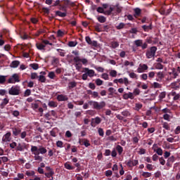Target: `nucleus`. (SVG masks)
<instances>
[{"instance_id": "obj_1", "label": "nucleus", "mask_w": 180, "mask_h": 180, "mask_svg": "<svg viewBox=\"0 0 180 180\" xmlns=\"http://www.w3.org/2000/svg\"><path fill=\"white\" fill-rule=\"evenodd\" d=\"M52 6H57L59 11H63V12H67V9H68L70 6H75V3L71 1V0H56L53 4Z\"/></svg>"}, {"instance_id": "obj_2", "label": "nucleus", "mask_w": 180, "mask_h": 180, "mask_svg": "<svg viewBox=\"0 0 180 180\" xmlns=\"http://www.w3.org/2000/svg\"><path fill=\"white\" fill-rule=\"evenodd\" d=\"M31 153L34 155V158L35 161H43V157L40 156V154L42 155L47 153V149L42 146H40L39 148L36 146H31Z\"/></svg>"}, {"instance_id": "obj_3", "label": "nucleus", "mask_w": 180, "mask_h": 180, "mask_svg": "<svg viewBox=\"0 0 180 180\" xmlns=\"http://www.w3.org/2000/svg\"><path fill=\"white\" fill-rule=\"evenodd\" d=\"M73 61L75 63V67L77 71L81 70V68H82V64L83 65H86L88 64V59L81 58L79 56H75L73 58Z\"/></svg>"}, {"instance_id": "obj_4", "label": "nucleus", "mask_w": 180, "mask_h": 180, "mask_svg": "<svg viewBox=\"0 0 180 180\" xmlns=\"http://www.w3.org/2000/svg\"><path fill=\"white\" fill-rule=\"evenodd\" d=\"M89 105L93 106L94 109H96V110H101L106 106V103L105 101H101L99 103L98 101H89Z\"/></svg>"}, {"instance_id": "obj_5", "label": "nucleus", "mask_w": 180, "mask_h": 180, "mask_svg": "<svg viewBox=\"0 0 180 180\" xmlns=\"http://www.w3.org/2000/svg\"><path fill=\"white\" fill-rule=\"evenodd\" d=\"M157 50H158L157 46H151L150 48L148 49L146 53V58H154V57H155V53H157Z\"/></svg>"}, {"instance_id": "obj_6", "label": "nucleus", "mask_w": 180, "mask_h": 180, "mask_svg": "<svg viewBox=\"0 0 180 180\" xmlns=\"http://www.w3.org/2000/svg\"><path fill=\"white\" fill-rule=\"evenodd\" d=\"M180 66L172 68V72L169 73L171 75V79H176L177 77H179Z\"/></svg>"}, {"instance_id": "obj_7", "label": "nucleus", "mask_w": 180, "mask_h": 180, "mask_svg": "<svg viewBox=\"0 0 180 180\" xmlns=\"http://www.w3.org/2000/svg\"><path fill=\"white\" fill-rule=\"evenodd\" d=\"M9 95L18 96L20 94V86L15 85L8 89Z\"/></svg>"}, {"instance_id": "obj_8", "label": "nucleus", "mask_w": 180, "mask_h": 180, "mask_svg": "<svg viewBox=\"0 0 180 180\" xmlns=\"http://www.w3.org/2000/svg\"><path fill=\"white\" fill-rule=\"evenodd\" d=\"M8 84H16V82H20V77L19 74L15 73L9 77L8 79Z\"/></svg>"}, {"instance_id": "obj_9", "label": "nucleus", "mask_w": 180, "mask_h": 180, "mask_svg": "<svg viewBox=\"0 0 180 180\" xmlns=\"http://www.w3.org/2000/svg\"><path fill=\"white\" fill-rule=\"evenodd\" d=\"M82 72H86L88 77H90V78H92V77H96V75L95 74V70H91L88 68H84Z\"/></svg>"}, {"instance_id": "obj_10", "label": "nucleus", "mask_w": 180, "mask_h": 180, "mask_svg": "<svg viewBox=\"0 0 180 180\" xmlns=\"http://www.w3.org/2000/svg\"><path fill=\"white\" fill-rule=\"evenodd\" d=\"M102 120L99 117H96L91 119V127H96V124H101Z\"/></svg>"}, {"instance_id": "obj_11", "label": "nucleus", "mask_w": 180, "mask_h": 180, "mask_svg": "<svg viewBox=\"0 0 180 180\" xmlns=\"http://www.w3.org/2000/svg\"><path fill=\"white\" fill-rule=\"evenodd\" d=\"M170 86L172 89H174V91H178V89H180V79H178L176 82L171 83Z\"/></svg>"}, {"instance_id": "obj_12", "label": "nucleus", "mask_w": 180, "mask_h": 180, "mask_svg": "<svg viewBox=\"0 0 180 180\" xmlns=\"http://www.w3.org/2000/svg\"><path fill=\"white\" fill-rule=\"evenodd\" d=\"M164 78H165V74L164 72L160 71L156 72V81H158V82H161Z\"/></svg>"}, {"instance_id": "obj_13", "label": "nucleus", "mask_w": 180, "mask_h": 180, "mask_svg": "<svg viewBox=\"0 0 180 180\" xmlns=\"http://www.w3.org/2000/svg\"><path fill=\"white\" fill-rule=\"evenodd\" d=\"M85 40L86 43H88L90 46H94V47H98V41H92L89 36L86 37Z\"/></svg>"}, {"instance_id": "obj_14", "label": "nucleus", "mask_w": 180, "mask_h": 180, "mask_svg": "<svg viewBox=\"0 0 180 180\" xmlns=\"http://www.w3.org/2000/svg\"><path fill=\"white\" fill-rule=\"evenodd\" d=\"M138 165L139 160H129L127 163V167H129V168H133V167H136V165Z\"/></svg>"}, {"instance_id": "obj_15", "label": "nucleus", "mask_w": 180, "mask_h": 180, "mask_svg": "<svg viewBox=\"0 0 180 180\" xmlns=\"http://www.w3.org/2000/svg\"><path fill=\"white\" fill-rule=\"evenodd\" d=\"M11 136H12L11 132H7L6 134H4L2 138L3 143H8V141H11Z\"/></svg>"}, {"instance_id": "obj_16", "label": "nucleus", "mask_w": 180, "mask_h": 180, "mask_svg": "<svg viewBox=\"0 0 180 180\" xmlns=\"http://www.w3.org/2000/svg\"><path fill=\"white\" fill-rule=\"evenodd\" d=\"M142 29L144 30V32H150V30H153V22H149L148 25H143Z\"/></svg>"}, {"instance_id": "obj_17", "label": "nucleus", "mask_w": 180, "mask_h": 180, "mask_svg": "<svg viewBox=\"0 0 180 180\" xmlns=\"http://www.w3.org/2000/svg\"><path fill=\"white\" fill-rule=\"evenodd\" d=\"M57 101H58V102H64L68 101V97L64 94H59L57 96Z\"/></svg>"}, {"instance_id": "obj_18", "label": "nucleus", "mask_w": 180, "mask_h": 180, "mask_svg": "<svg viewBox=\"0 0 180 180\" xmlns=\"http://www.w3.org/2000/svg\"><path fill=\"white\" fill-rule=\"evenodd\" d=\"M170 95L173 97V101H178L180 98V94H176V91L172 90L170 93Z\"/></svg>"}, {"instance_id": "obj_19", "label": "nucleus", "mask_w": 180, "mask_h": 180, "mask_svg": "<svg viewBox=\"0 0 180 180\" xmlns=\"http://www.w3.org/2000/svg\"><path fill=\"white\" fill-rule=\"evenodd\" d=\"M55 16H59L60 18H65L67 16V11L61 12L60 11H55Z\"/></svg>"}, {"instance_id": "obj_20", "label": "nucleus", "mask_w": 180, "mask_h": 180, "mask_svg": "<svg viewBox=\"0 0 180 180\" xmlns=\"http://www.w3.org/2000/svg\"><path fill=\"white\" fill-rule=\"evenodd\" d=\"M123 98L125 100H127V99H134V96L133 95V93L129 92V93H125L123 95Z\"/></svg>"}, {"instance_id": "obj_21", "label": "nucleus", "mask_w": 180, "mask_h": 180, "mask_svg": "<svg viewBox=\"0 0 180 180\" xmlns=\"http://www.w3.org/2000/svg\"><path fill=\"white\" fill-rule=\"evenodd\" d=\"M13 136H18L20 133H22V129L19 127L13 128Z\"/></svg>"}, {"instance_id": "obj_22", "label": "nucleus", "mask_w": 180, "mask_h": 180, "mask_svg": "<svg viewBox=\"0 0 180 180\" xmlns=\"http://www.w3.org/2000/svg\"><path fill=\"white\" fill-rule=\"evenodd\" d=\"M134 18H139V16H140L141 15V10L140 9V8H136L134 9Z\"/></svg>"}, {"instance_id": "obj_23", "label": "nucleus", "mask_w": 180, "mask_h": 180, "mask_svg": "<svg viewBox=\"0 0 180 180\" xmlns=\"http://www.w3.org/2000/svg\"><path fill=\"white\" fill-rule=\"evenodd\" d=\"M20 64V62L19 60H13L11 65H10V67L11 68H18V67H19Z\"/></svg>"}, {"instance_id": "obj_24", "label": "nucleus", "mask_w": 180, "mask_h": 180, "mask_svg": "<svg viewBox=\"0 0 180 180\" xmlns=\"http://www.w3.org/2000/svg\"><path fill=\"white\" fill-rule=\"evenodd\" d=\"M97 20L100 23H105V22H106V17L103 15H99L98 17H97Z\"/></svg>"}, {"instance_id": "obj_25", "label": "nucleus", "mask_w": 180, "mask_h": 180, "mask_svg": "<svg viewBox=\"0 0 180 180\" xmlns=\"http://www.w3.org/2000/svg\"><path fill=\"white\" fill-rule=\"evenodd\" d=\"M48 106H49V108H57V106H58V103L56 101H51L49 102Z\"/></svg>"}, {"instance_id": "obj_26", "label": "nucleus", "mask_w": 180, "mask_h": 180, "mask_svg": "<svg viewBox=\"0 0 180 180\" xmlns=\"http://www.w3.org/2000/svg\"><path fill=\"white\" fill-rule=\"evenodd\" d=\"M115 150L117 151L119 155H122V154H123V147H122L120 145H117Z\"/></svg>"}, {"instance_id": "obj_27", "label": "nucleus", "mask_w": 180, "mask_h": 180, "mask_svg": "<svg viewBox=\"0 0 180 180\" xmlns=\"http://www.w3.org/2000/svg\"><path fill=\"white\" fill-rule=\"evenodd\" d=\"M155 70H163L164 65L161 64V63H155Z\"/></svg>"}, {"instance_id": "obj_28", "label": "nucleus", "mask_w": 180, "mask_h": 180, "mask_svg": "<svg viewBox=\"0 0 180 180\" xmlns=\"http://www.w3.org/2000/svg\"><path fill=\"white\" fill-rule=\"evenodd\" d=\"M80 144H82V146H85V147H89V146H91V143H89V141H88V139H84V141L82 142L81 141H79Z\"/></svg>"}, {"instance_id": "obj_29", "label": "nucleus", "mask_w": 180, "mask_h": 180, "mask_svg": "<svg viewBox=\"0 0 180 180\" xmlns=\"http://www.w3.org/2000/svg\"><path fill=\"white\" fill-rule=\"evenodd\" d=\"M15 150L17 151H24L25 150V146L23 145H22L21 143H18V145L15 148Z\"/></svg>"}, {"instance_id": "obj_30", "label": "nucleus", "mask_w": 180, "mask_h": 180, "mask_svg": "<svg viewBox=\"0 0 180 180\" xmlns=\"http://www.w3.org/2000/svg\"><path fill=\"white\" fill-rule=\"evenodd\" d=\"M115 91H116V90L115 89V88H113V87H110V88L108 89V92H110V93L108 94V95H109L108 98H112V96L113 95V94H115Z\"/></svg>"}, {"instance_id": "obj_31", "label": "nucleus", "mask_w": 180, "mask_h": 180, "mask_svg": "<svg viewBox=\"0 0 180 180\" xmlns=\"http://www.w3.org/2000/svg\"><path fill=\"white\" fill-rule=\"evenodd\" d=\"M134 44L136 46V47H141L143 45V40L138 39L134 41Z\"/></svg>"}, {"instance_id": "obj_32", "label": "nucleus", "mask_w": 180, "mask_h": 180, "mask_svg": "<svg viewBox=\"0 0 180 180\" xmlns=\"http://www.w3.org/2000/svg\"><path fill=\"white\" fill-rule=\"evenodd\" d=\"M37 46V49H38V50H44V49L46 48V45L41 44V43H38L36 44Z\"/></svg>"}, {"instance_id": "obj_33", "label": "nucleus", "mask_w": 180, "mask_h": 180, "mask_svg": "<svg viewBox=\"0 0 180 180\" xmlns=\"http://www.w3.org/2000/svg\"><path fill=\"white\" fill-rule=\"evenodd\" d=\"M162 127L163 129H165V130H171V127L169 126V124H168V122H167L162 123Z\"/></svg>"}, {"instance_id": "obj_34", "label": "nucleus", "mask_w": 180, "mask_h": 180, "mask_svg": "<svg viewBox=\"0 0 180 180\" xmlns=\"http://www.w3.org/2000/svg\"><path fill=\"white\" fill-rule=\"evenodd\" d=\"M77 86V82H70L68 84V88L69 89H72V88H75Z\"/></svg>"}, {"instance_id": "obj_35", "label": "nucleus", "mask_w": 180, "mask_h": 180, "mask_svg": "<svg viewBox=\"0 0 180 180\" xmlns=\"http://www.w3.org/2000/svg\"><path fill=\"white\" fill-rule=\"evenodd\" d=\"M8 103H9V99L4 98L1 104V109H4V107L6 106V105H8Z\"/></svg>"}, {"instance_id": "obj_36", "label": "nucleus", "mask_w": 180, "mask_h": 180, "mask_svg": "<svg viewBox=\"0 0 180 180\" xmlns=\"http://www.w3.org/2000/svg\"><path fill=\"white\" fill-rule=\"evenodd\" d=\"M5 82H6V76L0 75V84H1V85H4Z\"/></svg>"}, {"instance_id": "obj_37", "label": "nucleus", "mask_w": 180, "mask_h": 180, "mask_svg": "<svg viewBox=\"0 0 180 180\" xmlns=\"http://www.w3.org/2000/svg\"><path fill=\"white\" fill-rule=\"evenodd\" d=\"M143 108V104L140 103H137L135 104V110H140V109H141Z\"/></svg>"}, {"instance_id": "obj_38", "label": "nucleus", "mask_w": 180, "mask_h": 180, "mask_svg": "<svg viewBox=\"0 0 180 180\" xmlns=\"http://www.w3.org/2000/svg\"><path fill=\"white\" fill-rule=\"evenodd\" d=\"M112 49H117L119 47V42L117 41H112L111 42Z\"/></svg>"}, {"instance_id": "obj_39", "label": "nucleus", "mask_w": 180, "mask_h": 180, "mask_svg": "<svg viewBox=\"0 0 180 180\" xmlns=\"http://www.w3.org/2000/svg\"><path fill=\"white\" fill-rule=\"evenodd\" d=\"M65 168H66V169L72 170L75 167H74L73 166H71V165L68 164V162H66L65 163Z\"/></svg>"}, {"instance_id": "obj_40", "label": "nucleus", "mask_w": 180, "mask_h": 180, "mask_svg": "<svg viewBox=\"0 0 180 180\" xmlns=\"http://www.w3.org/2000/svg\"><path fill=\"white\" fill-rule=\"evenodd\" d=\"M151 173L148 172H143L142 173V176H143V178H150V176H151Z\"/></svg>"}, {"instance_id": "obj_41", "label": "nucleus", "mask_w": 180, "mask_h": 180, "mask_svg": "<svg viewBox=\"0 0 180 180\" xmlns=\"http://www.w3.org/2000/svg\"><path fill=\"white\" fill-rule=\"evenodd\" d=\"M38 81H39V82H46V77H44V75H39L38 76Z\"/></svg>"}, {"instance_id": "obj_42", "label": "nucleus", "mask_w": 180, "mask_h": 180, "mask_svg": "<svg viewBox=\"0 0 180 180\" xmlns=\"http://www.w3.org/2000/svg\"><path fill=\"white\" fill-rule=\"evenodd\" d=\"M98 133L101 137H103L105 136V131H103V129L98 128Z\"/></svg>"}, {"instance_id": "obj_43", "label": "nucleus", "mask_w": 180, "mask_h": 180, "mask_svg": "<svg viewBox=\"0 0 180 180\" xmlns=\"http://www.w3.org/2000/svg\"><path fill=\"white\" fill-rule=\"evenodd\" d=\"M48 77L51 79H54V78H56V73H54V72H49L48 74Z\"/></svg>"}, {"instance_id": "obj_44", "label": "nucleus", "mask_w": 180, "mask_h": 180, "mask_svg": "<svg viewBox=\"0 0 180 180\" xmlns=\"http://www.w3.org/2000/svg\"><path fill=\"white\" fill-rule=\"evenodd\" d=\"M121 115H122V116H124L125 117H127V116H130V112H129V110H124L121 112Z\"/></svg>"}, {"instance_id": "obj_45", "label": "nucleus", "mask_w": 180, "mask_h": 180, "mask_svg": "<svg viewBox=\"0 0 180 180\" xmlns=\"http://www.w3.org/2000/svg\"><path fill=\"white\" fill-rule=\"evenodd\" d=\"M46 178H53V175H54V172H49L48 173L44 174Z\"/></svg>"}, {"instance_id": "obj_46", "label": "nucleus", "mask_w": 180, "mask_h": 180, "mask_svg": "<svg viewBox=\"0 0 180 180\" xmlns=\"http://www.w3.org/2000/svg\"><path fill=\"white\" fill-rule=\"evenodd\" d=\"M96 84L98 86H101V85H103V81L101 79H96Z\"/></svg>"}, {"instance_id": "obj_47", "label": "nucleus", "mask_w": 180, "mask_h": 180, "mask_svg": "<svg viewBox=\"0 0 180 180\" xmlns=\"http://www.w3.org/2000/svg\"><path fill=\"white\" fill-rule=\"evenodd\" d=\"M110 77L115 78V77H117V72L116 70H111L110 72Z\"/></svg>"}, {"instance_id": "obj_48", "label": "nucleus", "mask_w": 180, "mask_h": 180, "mask_svg": "<svg viewBox=\"0 0 180 180\" xmlns=\"http://www.w3.org/2000/svg\"><path fill=\"white\" fill-rule=\"evenodd\" d=\"M156 152V153L158 154V155H162L163 151H162V148H158L157 150H154Z\"/></svg>"}, {"instance_id": "obj_49", "label": "nucleus", "mask_w": 180, "mask_h": 180, "mask_svg": "<svg viewBox=\"0 0 180 180\" xmlns=\"http://www.w3.org/2000/svg\"><path fill=\"white\" fill-rule=\"evenodd\" d=\"M30 66L33 70H39V65L37 63H32V64L30 65Z\"/></svg>"}, {"instance_id": "obj_50", "label": "nucleus", "mask_w": 180, "mask_h": 180, "mask_svg": "<svg viewBox=\"0 0 180 180\" xmlns=\"http://www.w3.org/2000/svg\"><path fill=\"white\" fill-rule=\"evenodd\" d=\"M94 68L98 72H103V71H105V69L102 67L94 66Z\"/></svg>"}, {"instance_id": "obj_51", "label": "nucleus", "mask_w": 180, "mask_h": 180, "mask_svg": "<svg viewBox=\"0 0 180 180\" xmlns=\"http://www.w3.org/2000/svg\"><path fill=\"white\" fill-rule=\"evenodd\" d=\"M132 94L134 96H137L140 95V90L137 88L134 89Z\"/></svg>"}, {"instance_id": "obj_52", "label": "nucleus", "mask_w": 180, "mask_h": 180, "mask_svg": "<svg viewBox=\"0 0 180 180\" xmlns=\"http://www.w3.org/2000/svg\"><path fill=\"white\" fill-rule=\"evenodd\" d=\"M39 78V75H37V73L32 72L31 73V79H37Z\"/></svg>"}, {"instance_id": "obj_53", "label": "nucleus", "mask_w": 180, "mask_h": 180, "mask_svg": "<svg viewBox=\"0 0 180 180\" xmlns=\"http://www.w3.org/2000/svg\"><path fill=\"white\" fill-rule=\"evenodd\" d=\"M101 78H103V79H105V81H108V79H109V75H108V73H103L101 75Z\"/></svg>"}, {"instance_id": "obj_54", "label": "nucleus", "mask_w": 180, "mask_h": 180, "mask_svg": "<svg viewBox=\"0 0 180 180\" xmlns=\"http://www.w3.org/2000/svg\"><path fill=\"white\" fill-rule=\"evenodd\" d=\"M139 67H141L142 70L143 71H146V70H148V66L146 64H143V65L140 64Z\"/></svg>"}, {"instance_id": "obj_55", "label": "nucleus", "mask_w": 180, "mask_h": 180, "mask_svg": "<svg viewBox=\"0 0 180 180\" xmlns=\"http://www.w3.org/2000/svg\"><path fill=\"white\" fill-rule=\"evenodd\" d=\"M167 96V93L165 91L161 92L159 95L160 99H164Z\"/></svg>"}, {"instance_id": "obj_56", "label": "nucleus", "mask_w": 180, "mask_h": 180, "mask_svg": "<svg viewBox=\"0 0 180 180\" xmlns=\"http://www.w3.org/2000/svg\"><path fill=\"white\" fill-rule=\"evenodd\" d=\"M12 115L14 116V117H18V116L20 115V112L18 110H14L12 112Z\"/></svg>"}, {"instance_id": "obj_57", "label": "nucleus", "mask_w": 180, "mask_h": 180, "mask_svg": "<svg viewBox=\"0 0 180 180\" xmlns=\"http://www.w3.org/2000/svg\"><path fill=\"white\" fill-rule=\"evenodd\" d=\"M25 174L27 176H34V171H27L25 172Z\"/></svg>"}, {"instance_id": "obj_58", "label": "nucleus", "mask_w": 180, "mask_h": 180, "mask_svg": "<svg viewBox=\"0 0 180 180\" xmlns=\"http://www.w3.org/2000/svg\"><path fill=\"white\" fill-rule=\"evenodd\" d=\"M124 27V23L123 22H120L117 27L116 28L117 29V30H120L122 29H123Z\"/></svg>"}, {"instance_id": "obj_59", "label": "nucleus", "mask_w": 180, "mask_h": 180, "mask_svg": "<svg viewBox=\"0 0 180 180\" xmlns=\"http://www.w3.org/2000/svg\"><path fill=\"white\" fill-rule=\"evenodd\" d=\"M63 36H64V32L61 31V30H58L57 32V37H63Z\"/></svg>"}, {"instance_id": "obj_60", "label": "nucleus", "mask_w": 180, "mask_h": 180, "mask_svg": "<svg viewBox=\"0 0 180 180\" xmlns=\"http://www.w3.org/2000/svg\"><path fill=\"white\" fill-rule=\"evenodd\" d=\"M105 176H112V175L113 174V172H112V170H107L105 172Z\"/></svg>"}, {"instance_id": "obj_61", "label": "nucleus", "mask_w": 180, "mask_h": 180, "mask_svg": "<svg viewBox=\"0 0 180 180\" xmlns=\"http://www.w3.org/2000/svg\"><path fill=\"white\" fill-rule=\"evenodd\" d=\"M96 11L98 13H105V10L103 9V7H98L96 9Z\"/></svg>"}, {"instance_id": "obj_62", "label": "nucleus", "mask_w": 180, "mask_h": 180, "mask_svg": "<svg viewBox=\"0 0 180 180\" xmlns=\"http://www.w3.org/2000/svg\"><path fill=\"white\" fill-rule=\"evenodd\" d=\"M129 76L130 77V78H133V79H137V75L134 72H131L129 73Z\"/></svg>"}, {"instance_id": "obj_63", "label": "nucleus", "mask_w": 180, "mask_h": 180, "mask_svg": "<svg viewBox=\"0 0 180 180\" xmlns=\"http://www.w3.org/2000/svg\"><path fill=\"white\" fill-rule=\"evenodd\" d=\"M169 117H171V116H170L169 114H165V115H163V119H164L165 120H167V122H169V121H170Z\"/></svg>"}, {"instance_id": "obj_64", "label": "nucleus", "mask_w": 180, "mask_h": 180, "mask_svg": "<svg viewBox=\"0 0 180 180\" xmlns=\"http://www.w3.org/2000/svg\"><path fill=\"white\" fill-rule=\"evenodd\" d=\"M153 86V88L160 89L162 87L161 84H160V83H158V82H154Z\"/></svg>"}]
</instances>
